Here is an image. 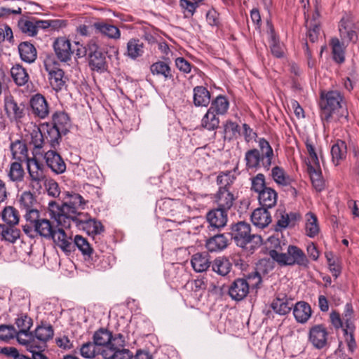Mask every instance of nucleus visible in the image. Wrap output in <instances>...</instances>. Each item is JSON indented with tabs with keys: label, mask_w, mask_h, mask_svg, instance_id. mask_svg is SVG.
I'll return each mask as SVG.
<instances>
[{
	"label": "nucleus",
	"mask_w": 359,
	"mask_h": 359,
	"mask_svg": "<svg viewBox=\"0 0 359 359\" xmlns=\"http://www.w3.org/2000/svg\"><path fill=\"white\" fill-rule=\"evenodd\" d=\"M69 201L59 205L55 201H50L48 203V212L51 218L54 219L58 224L65 227L70 226V222L74 221L82 213L78 209L83 210L85 205L88 203V200L83 198L80 194L71 193L67 194Z\"/></svg>",
	"instance_id": "obj_1"
},
{
	"label": "nucleus",
	"mask_w": 359,
	"mask_h": 359,
	"mask_svg": "<svg viewBox=\"0 0 359 359\" xmlns=\"http://www.w3.org/2000/svg\"><path fill=\"white\" fill-rule=\"evenodd\" d=\"M231 237L236 245L252 252L262 244L260 236L250 233V226L245 222H239L231 227Z\"/></svg>",
	"instance_id": "obj_2"
},
{
	"label": "nucleus",
	"mask_w": 359,
	"mask_h": 359,
	"mask_svg": "<svg viewBox=\"0 0 359 359\" xmlns=\"http://www.w3.org/2000/svg\"><path fill=\"white\" fill-rule=\"evenodd\" d=\"M269 256L282 266L298 265L308 267L309 259L304 251L295 245H289L286 252H280L278 250H270Z\"/></svg>",
	"instance_id": "obj_3"
},
{
	"label": "nucleus",
	"mask_w": 359,
	"mask_h": 359,
	"mask_svg": "<svg viewBox=\"0 0 359 359\" xmlns=\"http://www.w3.org/2000/svg\"><path fill=\"white\" fill-rule=\"evenodd\" d=\"M30 225L34 228V231L40 236L50 239L53 237V233L57 226H55L49 219L40 217L39 211L31 212L29 214V220Z\"/></svg>",
	"instance_id": "obj_4"
},
{
	"label": "nucleus",
	"mask_w": 359,
	"mask_h": 359,
	"mask_svg": "<svg viewBox=\"0 0 359 359\" xmlns=\"http://www.w3.org/2000/svg\"><path fill=\"white\" fill-rule=\"evenodd\" d=\"M72 222L76 227L85 231L89 236L100 235L104 231V227L101 222L92 218L88 213L79 214V217Z\"/></svg>",
	"instance_id": "obj_5"
},
{
	"label": "nucleus",
	"mask_w": 359,
	"mask_h": 359,
	"mask_svg": "<svg viewBox=\"0 0 359 359\" xmlns=\"http://www.w3.org/2000/svg\"><path fill=\"white\" fill-rule=\"evenodd\" d=\"M341 97L337 91H330L326 94L325 98L320 102L322 120L328 121L332 114L341 107Z\"/></svg>",
	"instance_id": "obj_6"
},
{
	"label": "nucleus",
	"mask_w": 359,
	"mask_h": 359,
	"mask_svg": "<svg viewBox=\"0 0 359 359\" xmlns=\"http://www.w3.org/2000/svg\"><path fill=\"white\" fill-rule=\"evenodd\" d=\"M93 339L95 345L102 347L109 344L124 346L125 342L122 334H118L114 337L111 332L104 329L97 331L94 334Z\"/></svg>",
	"instance_id": "obj_7"
},
{
	"label": "nucleus",
	"mask_w": 359,
	"mask_h": 359,
	"mask_svg": "<svg viewBox=\"0 0 359 359\" xmlns=\"http://www.w3.org/2000/svg\"><path fill=\"white\" fill-rule=\"evenodd\" d=\"M55 55L60 62H66L71 60L74 48L70 41L65 37H59L53 43Z\"/></svg>",
	"instance_id": "obj_8"
},
{
	"label": "nucleus",
	"mask_w": 359,
	"mask_h": 359,
	"mask_svg": "<svg viewBox=\"0 0 359 359\" xmlns=\"http://www.w3.org/2000/svg\"><path fill=\"white\" fill-rule=\"evenodd\" d=\"M328 333L323 325H316L310 328L309 339L316 348L320 349L327 344Z\"/></svg>",
	"instance_id": "obj_9"
},
{
	"label": "nucleus",
	"mask_w": 359,
	"mask_h": 359,
	"mask_svg": "<svg viewBox=\"0 0 359 359\" xmlns=\"http://www.w3.org/2000/svg\"><path fill=\"white\" fill-rule=\"evenodd\" d=\"M249 283L244 278L236 279L229 287V294L233 300H243L249 293Z\"/></svg>",
	"instance_id": "obj_10"
},
{
	"label": "nucleus",
	"mask_w": 359,
	"mask_h": 359,
	"mask_svg": "<svg viewBox=\"0 0 359 359\" xmlns=\"http://www.w3.org/2000/svg\"><path fill=\"white\" fill-rule=\"evenodd\" d=\"M339 31L343 41L356 42L358 39L356 27L350 17L346 16L341 18L339 25Z\"/></svg>",
	"instance_id": "obj_11"
},
{
	"label": "nucleus",
	"mask_w": 359,
	"mask_h": 359,
	"mask_svg": "<svg viewBox=\"0 0 359 359\" xmlns=\"http://www.w3.org/2000/svg\"><path fill=\"white\" fill-rule=\"evenodd\" d=\"M44 158L46 165L56 174L63 173L66 170V164L60 155L54 150L46 152Z\"/></svg>",
	"instance_id": "obj_12"
},
{
	"label": "nucleus",
	"mask_w": 359,
	"mask_h": 359,
	"mask_svg": "<svg viewBox=\"0 0 359 359\" xmlns=\"http://www.w3.org/2000/svg\"><path fill=\"white\" fill-rule=\"evenodd\" d=\"M30 106L32 113L40 118H45L49 114L48 104L41 94H36L31 98Z\"/></svg>",
	"instance_id": "obj_13"
},
{
	"label": "nucleus",
	"mask_w": 359,
	"mask_h": 359,
	"mask_svg": "<svg viewBox=\"0 0 359 359\" xmlns=\"http://www.w3.org/2000/svg\"><path fill=\"white\" fill-rule=\"evenodd\" d=\"M276 230L285 229L295 225L296 222L300 219V215L294 212H286L283 209H278L276 212Z\"/></svg>",
	"instance_id": "obj_14"
},
{
	"label": "nucleus",
	"mask_w": 359,
	"mask_h": 359,
	"mask_svg": "<svg viewBox=\"0 0 359 359\" xmlns=\"http://www.w3.org/2000/svg\"><path fill=\"white\" fill-rule=\"evenodd\" d=\"M293 304L284 293L277 294L276 299L271 304V309L279 315H285L290 312Z\"/></svg>",
	"instance_id": "obj_15"
},
{
	"label": "nucleus",
	"mask_w": 359,
	"mask_h": 359,
	"mask_svg": "<svg viewBox=\"0 0 359 359\" xmlns=\"http://www.w3.org/2000/svg\"><path fill=\"white\" fill-rule=\"evenodd\" d=\"M63 226L57 224V226L53 233V237H50L54 243L65 252H71L73 244L71 242V238H69L65 233Z\"/></svg>",
	"instance_id": "obj_16"
},
{
	"label": "nucleus",
	"mask_w": 359,
	"mask_h": 359,
	"mask_svg": "<svg viewBox=\"0 0 359 359\" xmlns=\"http://www.w3.org/2000/svg\"><path fill=\"white\" fill-rule=\"evenodd\" d=\"M235 201L233 194L228 189L222 187L219 189L215 195V202L217 207L223 210H229Z\"/></svg>",
	"instance_id": "obj_17"
},
{
	"label": "nucleus",
	"mask_w": 359,
	"mask_h": 359,
	"mask_svg": "<svg viewBox=\"0 0 359 359\" xmlns=\"http://www.w3.org/2000/svg\"><path fill=\"white\" fill-rule=\"evenodd\" d=\"M210 226L217 229L224 227L227 222V210L217 208L207 214Z\"/></svg>",
	"instance_id": "obj_18"
},
{
	"label": "nucleus",
	"mask_w": 359,
	"mask_h": 359,
	"mask_svg": "<svg viewBox=\"0 0 359 359\" xmlns=\"http://www.w3.org/2000/svg\"><path fill=\"white\" fill-rule=\"evenodd\" d=\"M271 216L267 208L261 207L255 209L251 215L252 224L260 229L266 227L271 222Z\"/></svg>",
	"instance_id": "obj_19"
},
{
	"label": "nucleus",
	"mask_w": 359,
	"mask_h": 359,
	"mask_svg": "<svg viewBox=\"0 0 359 359\" xmlns=\"http://www.w3.org/2000/svg\"><path fill=\"white\" fill-rule=\"evenodd\" d=\"M258 145L262 160V167L266 170H269L272 163V158L274 156L273 149L269 142L264 138H260L258 140Z\"/></svg>",
	"instance_id": "obj_20"
},
{
	"label": "nucleus",
	"mask_w": 359,
	"mask_h": 359,
	"mask_svg": "<svg viewBox=\"0 0 359 359\" xmlns=\"http://www.w3.org/2000/svg\"><path fill=\"white\" fill-rule=\"evenodd\" d=\"M41 22L42 20L35 18L22 19L18 22V27L23 33L34 36L39 29H42Z\"/></svg>",
	"instance_id": "obj_21"
},
{
	"label": "nucleus",
	"mask_w": 359,
	"mask_h": 359,
	"mask_svg": "<svg viewBox=\"0 0 359 359\" xmlns=\"http://www.w3.org/2000/svg\"><path fill=\"white\" fill-rule=\"evenodd\" d=\"M19 203L20 209L25 212L24 216L27 221L29 220L31 212L39 211L34 208L36 200L30 191H24L20 197Z\"/></svg>",
	"instance_id": "obj_22"
},
{
	"label": "nucleus",
	"mask_w": 359,
	"mask_h": 359,
	"mask_svg": "<svg viewBox=\"0 0 359 359\" xmlns=\"http://www.w3.org/2000/svg\"><path fill=\"white\" fill-rule=\"evenodd\" d=\"M144 53V43L139 39H130L127 43L125 55L131 60H135L142 57Z\"/></svg>",
	"instance_id": "obj_23"
},
{
	"label": "nucleus",
	"mask_w": 359,
	"mask_h": 359,
	"mask_svg": "<svg viewBox=\"0 0 359 359\" xmlns=\"http://www.w3.org/2000/svg\"><path fill=\"white\" fill-rule=\"evenodd\" d=\"M191 263L196 272L201 273L210 267L211 262L207 252H198L192 256Z\"/></svg>",
	"instance_id": "obj_24"
},
{
	"label": "nucleus",
	"mask_w": 359,
	"mask_h": 359,
	"mask_svg": "<svg viewBox=\"0 0 359 359\" xmlns=\"http://www.w3.org/2000/svg\"><path fill=\"white\" fill-rule=\"evenodd\" d=\"M310 305L305 302H297L293 308V314L296 320L300 323H305L311 316Z\"/></svg>",
	"instance_id": "obj_25"
},
{
	"label": "nucleus",
	"mask_w": 359,
	"mask_h": 359,
	"mask_svg": "<svg viewBox=\"0 0 359 359\" xmlns=\"http://www.w3.org/2000/svg\"><path fill=\"white\" fill-rule=\"evenodd\" d=\"M10 149L13 158L18 161H26L32 158L28 157V151L26 144L22 140H16L11 144Z\"/></svg>",
	"instance_id": "obj_26"
},
{
	"label": "nucleus",
	"mask_w": 359,
	"mask_h": 359,
	"mask_svg": "<svg viewBox=\"0 0 359 359\" xmlns=\"http://www.w3.org/2000/svg\"><path fill=\"white\" fill-rule=\"evenodd\" d=\"M53 127L65 135L71 126V122L67 114L63 111H56L53 115Z\"/></svg>",
	"instance_id": "obj_27"
},
{
	"label": "nucleus",
	"mask_w": 359,
	"mask_h": 359,
	"mask_svg": "<svg viewBox=\"0 0 359 359\" xmlns=\"http://www.w3.org/2000/svg\"><path fill=\"white\" fill-rule=\"evenodd\" d=\"M89 66L93 71L104 72L107 69V62L104 54L102 51L89 53Z\"/></svg>",
	"instance_id": "obj_28"
},
{
	"label": "nucleus",
	"mask_w": 359,
	"mask_h": 359,
	"mask_svg": "<svg viewBox=\"0 0 359 359\" xmlns=\"http://www.w3.org/2000/svg\"><path fill=\"white\" fill-rule=\"evenodd\" d=\"M45 67L49 73L50 83L53 88L56 91L60 90L65 84L63 70L57 68L50 69L47 65H45Z\"/></svg>",
	"instance_id": "obj_29"
},
{
	"label": "nucleus",
	"mask_w": 359,
	"mask_h": 359,
	"mask_svg": "<svg viewBox=\"0 0 359 359\" xmlns=\"http://www.w3.org/2000/svg\"><path fill=\"white\" fill-rule=\"evenodd\" d=\"M18 51L20 58L27 63H32L36 59V49L33 44L29 42L20 43L18 46Z\"/></svg>",
	"instance_id": "obj_30"
},
{
	"label": "nucleus",
	"mask_w": 359,
	"mask_h": 359,
	"mask_svg": "<svg viewBox=\"0 0 359 359\" xmlns=\"http://www.w3.org/2000/svg\"><path fill=\"white\" fill-rule=\"evenodd\" d=\"M278 194L276 191L268 187L259 194L258 199L262 207L265 208H271L275 206L277 202Z\"/></svg>",
	"instance_id": "obj_31"
},
{
	"label": "nucleus",
	"mask_w": 359,
	"mask_h": 359,
	"mask_svg": "<svg viewBox=\"0 0 359 359\" xmlns=\"http://www.w3.org/2000/svg\"><path fill=\"white\" fill-rule=\"evenodd\" d=\"M194 104L196 107H207L210 102V93L203 86H196L193 90Z\"/></svg>",
	"instance_id": "obj_32"
},
{
	"label": "nucleus",
	"mask_w": 359,
	"mask_h": 359,
	"mask_svg": "<svg viewBox=\"0 0 359 359\" xmlns=\"http://www.w3.org/2000/svg\"><path fill=\"white\" fill-rule=\"evenodd\" d=\"M347 148L345 142L338 140L331 148L332 161L335 165L346 158Z\"/></svg>",
	"instance_id": "obj_33"
},
{
	"label": "nucleus",
	"mask_w": 359,
	"mask_h": 359,
	"mask_svg": "<svg viewBox=\"0 0 359 359\" xmlns=\"http://www.w3.org/2000/svg\"><path fill=\"white\" fill-rule=\"evenodd\" d=\"M228 245V239L224 234L215 235L207 240L205 247L210 252L220 251Z\"/></svg>",
	"instance_id": "obj_34"
},
{
	"label": "nucleus",
	"mask_w": 359,
	"mask_h": 359,
	"mask_svg": "<svg viewBox=\"0 0 359 359\" xmlns=\"http://www.w3.org/2000/svg\"><path fill=\"white\" fill-rule=\"evenodd\" d=\"M93 27L101 34L109 38L118 39L121 36L118 28L113 25L104 22H97L93 24Z\"/></svg>",
	"instance_id": "obj_35"
},
{
	"label": "nucleus",
	"mask_w": 359,
	"mask_h": 359,
	"mask_svg": "<svg viewBox=\"0 0 359 359\" xmlns=\"http://www.w3.org/2000/svg\"><path fill=\"white\" fill-rule=\"evenodd\" d=\"M11 74L15 84L19 86L25 85L29 79L26 69L19 64L13 66L11 69Z\"/></svg>",
	"instance_id": "obj_36"
},
{
	"label": "nucleus",
	"mask_w": 359,
	"mask_h": 359,
	"mask_svg": "<svg viewBox=\"0 0 359 359\" xmlns=\"http://www.w3.org/2000/svg\"><path fill=\"white\" fill-rule=\"evenodd\" d=\"M330 46L332 47L333 60L339 64L343 63L345 60L346 47L344 42H341L337 38H333L331 39Z\"/></svg>",
	"instance_id": "obj_37"
},
{
	"label": "nucleus",
	"mask_w": 359,
	"mask_h": 359,
	"mask_svg": "<svg viewBox=\"0 0 359 359\" xmlns=\"http://www.w3.org/2000/svg\"><path fill=\"white\" fill-rule=\"evenodd\" d=\"M231 263L224 257L216 258L212 265V270L222 276H226L231 269Z\"/></svg>",
	"instance_id": "obj_38"
},
{
	"label": "nucleus",
	"mask_w": 359,
	"mask_h": 359,
	"mask_svg": "<svg viewBox=\"0 0 359 359\" xmlns=\"http://www.w3.org/2000/svg\"><path fill=\"white\" fill-rule=\"evenodd\" d=\"M150 71L154 75L163 76L164 79H170L172 77L170 66L165 62L158 61L152 64Z\"/></svg>",
	"instance_id": "obj_39"
},
{
	"label": "nucleus",
	"mask_w": 359,
	"mask_h": 359,
	"mask_svg": "<svg viewBox=\"0 0 359 359\" xmlns=\"http://www.w3.org/2000/svg\"><path fill=\"white\" fill-rule=\"evenodd\" d=\"M271 175L273 181L280 186H288L291 184V178L281 167H273Z\"/></svg>",
	"instance_id": "obj_40"
},
{
	"label": "nucleus",
	"mask_w": 359,
	"mask_h": 359,
	"mask_svg": "<svg viewBox=\"0 0 359 359\" xmlns=\"http://www.w3.org/2000/svg\"><path fill=\"white\" fill-rule=\"evenodd\" d=\"M5 109L8 116H13L16 119L23 116L24 107L18 105L11 97L6 98Z\"/></svg>",
	"instance_id": "obj_41"
},
{
	"label": "nucleus",
	"mask_w": 359,
	"mask_h": 359,
	"mask_svg": "<svg viewBox=\"0 0 359 359\" xmlns=\"http://www.w3.org/2000/svg\"><path fill=\"white\" fill-rule=\"evenodd\" d=\"M27 168L29 177L46 178L43 172V165L35 158H32L27 161Z\"/></svg>",
	"instance_id": "obj_42"
},
{
	"label": "nucleus",
	"mask_w": 359,
	"mask_h": 359,
	"mask_svg": "<svg viewBox=\"0 0 359 359\" xmlns=\"http://www.w3.org/2000/svg\"><path fill=\"white\" fill-rule=\"evenodd\" d=\"M245 160L248 168H257L262 166V160L259 149L248 150L245 153Z\"/></svg>",
	"instance_id": "obj_43"
},
{
	"label": "nucleus",
	"mask_w": 359,
	"mask_h": 359,
	"mask_svg": "<svg viewBox=\"0 0 359 359\" xmlns=\"http://www.w3.org/2000/svg\"><path fill=\"white\" fill-rule=\"evenodd\" d=\"M229 105V103L226 98L224 96L219 95L212 101L209 109L217 115H224L226 113Z\"/></svg>",
	"instance_id": "obj_44"
},
{
	"label": "nucleus",
	"mask_w": 359,
	"mask_h": 359,
	"mask_svg": "<svg viewBox=\"0 0 359 359\" xmlns=\"http://www.w3.org/2000/svg\"><path fill=\"white\" fill-rule=\"evenodd\" d=\"M219 124L217 115L208 109L201 120V126L208 130H215L219 127Z\"/></svg>",
	"instance_id": "obj_45"
},
{
	"label": "nucleus",
	"mask_w": 359,
	"mask_h": 359,
	"mask_svg": "<svg viewBox=\"0 0 359 359\" xmlns=\"http://www.w3.org/2000/svg\"><path fill=\"white\" fill-rule=\"evenodd\" d=\"M1 236L4 240L11 243L15 241L20 236V230L13 226V225H2Z\"/></svg>",
	"instance_id": "obj_46"
},
{
	"label": "nucleus",
	"mask_w": 359,
	"mask_h": 359,
	"mask_svg": "<svg viewBox=\"0 0 359 359\" xmlns=\"http://www.w3.org/2000/svg\"><path fill=\"white\" fill-rule=\"evenodd\" d=\"M306 233L310 238H313L319 233V226L318 224V219L316 216L312 213L309 212L306 215Z\"/></svg>",
	"instance_id": "obj_47"
},
{
	"label": "nucleus",
	"mask_w": 359,
	"mask_h": 359,
	"mask_svg": "<svg viewBox=\"0 0 359 359\" xmlns=\"http://www.w3.org/2000/svg\"><path fill=\"white\" fill-rule=\"evenodd\" d=\"M317 168L309 166L310 177L313 187L318 191H320L324 189L325 183L322 178V173L320 170V166L316 165Z\"/></svg>",
	"instance_id": "obj_48"
},
{
	"label": "nucleus",
	"mask_w": 359,
	"mask_h": 359,
	"mask_svg": "<svg viewBox=\"0 0 359 359\" xmlns=\"http://www.w3.org/2000/svg\"><path fill=\"white\" fill-rule=\"evenodd\" d=\"M15 324L19 329V334H24L25 336H32L29 330L32 325V320L26 315L20 316L15 320Z\"/></svg>",
	"instance_id": "obj_49"
},
{
	"label": "nucleus",
	"mask_w": 359,
	"mask_h": 359,
	"mask_svg": "<svg viewBox=\"0 0 359 359\" xmlns=\"http://www.w3.org/2000/svg\"><path fill=\"white\" fill-rule=\"evenodd\" d=\"M269 43L271 53L276 57H282L284 54L283 49L280 44L272 27H270Z\"/></svg>",
	"instance_id": "obj_50"
},
{
	"label": "nucleus",
	"mask_w": 359,
	"mask_h": 359,
	"mask_svg": "<svg viewBox=\"0 0 359 359\" xmlns=\"http://www.w3.org/2000/svg\"><path fill=\"white\" fill-rule=\"evenodd\" d=\"M54 332L52 326H38L34 331V339L45 343L50 339L53 336Z\"/></svg>",
	"instance_id": "obj_51"
},
{
	"label": "nucleus",
	"mask_w": 359,
	"mask_h": 359,
	"mask_svg": "<svg viewBox=\"0 0 359 359\" xmlns=\"http://www.w3.org/2000/svg\"><path fill=\"white\" fill-rule=\"evenodd\" d=\"M2 218L8 225H15L19 222L18 210L12 206L6 207L2 212Z\"/></svg>",
	"instance_id": "obj_52"
},
{
	"label": "nucleus",
	"mask_w": 359,
	"mask_h": 359,
	"mask_svg": "<svg viewBox=\"0 0 359 359\" xmlns=\"http://www.w3.org/2000/svg\"><path fill=\"white\" fill-rule=\"evenodd\" d=\"M240 135L238 125L231 121H227L224 126V138L231 140Z\"/></svg>",
	"instance_id": "obj_53"
},
{
	"label": "nucleus",
	"mask_w": 359,
	"mask_h": 359,
	"mask_svg": "<svg viewBox=\"0 0 359 359\" xmlns=\"http://www.w3.org/2000/svg\"><path fill=\"white\" fill-rule=\"evenodd\" d=\"M74 245L83 255L90 257L93 253V248L86 238L80 235H76L74 239Z\"/></svg>",
	"instance_id": "obj_54"
},
{
	"label": "nucleus",
	"mask_w": 359,
	"mask_h": 359,
	"mask_svg": "<svg viewBox=\"0 0 359 359\" xmlns=\"http://www.w3.org/2000/svg\"><path fill=\"white\" fill-rule=\"evenodd\" d=\"M341 319L346 327L345 332L347 333V330L352 331L354 328L353 310L351 304H346Z\"/></svg>",
	"instance_id": "obj_55"
},
{
	"label": "nucleus",
	"mask_w": 359,
	"mask_h": 359,
	"mask_svg": "<svg viewBox=\"0 0 359 359\" xmlns=\"http://www.w3.org/2000/svg\"><path fill=\"white\" fill-rule=\"evenodd\" d=\"M24 170L19 162H13L11 164L8 177L13 182H20L23 180Z\"/></svg>",
	"instance_id": "obj_56"
},
{
	"label": "nucleus",
	"mask_w": 359,
	"mask_h": 359,
	"mask_svg": "<svg viewBox=\"0 0 359 359\" xmlns=\"http://www.w3.org/2000/svg\"><path fill=\"white\" fill-rule=\"evenodd\" d=\"M29 144L33 145L35 149L43 148L45 144L43 135L39 128H36L30 133Z\"/></svg>",
	"instance_id": "obj_57"
},
{
	"label": "nucleus",
	"mask_w": 359,
	"mask_h": 359,
	"mask_svg": "<svg viewBox=\"0 0 359 359\" xmlns=\"http://www.w3.org/2000/svg\"><path fill=\"white\" fill-rule=\"evenodd\" d=\"M266 188L265 177L263 174L259 173L252 179L251 189L257 192L258 194Z\"/></svg>",
	"instance_id": "obj_58"
},
{
	"label": "nucleus",
	"mask_w": 359,
	"mask_h": 359,
	"mask_svg": "<svg viewBox=\"0 0 359 359\" xmlns=\"http://www.w3.org/2000/svg\"><path fill=\"white\" fill-rule=\"evenodd\" d=\"M62 135H64L63 133L52 127L47 131L46 139L52 148H55L59 144V140Z\"/></svg>",
	"instance_id": "obj_59"
},
{
	"label": "nucleus",
	"mask_w": 359,
	"mask_h": 359,
	"mask_svg": "<svg viewBox=\"0 0 359 359\" xmlns=\"http://www.w3.org/2000/svg\"><path fill=\"white\" fill-rule=\"evenodd\" d=\"M306 27L308 29L307 37L310 41L314 43L318 38L320 34V26L318 23H312L306 20Z\"/></svg>",
	"instance_id": "obj_60"
},
{
	"label": "nucleus",
	"mask_w": 359,
	"mask_h": 359,
	"mask_svg": "<svg viewBox=\"0 0 359 359\" xmlns=\"http://www.w3.org/2000/svg\"><path fill=\"white\" fill-rule=\"evenodd\" d=\"M235 177L230 172L222 173L217 176V182L219 185V189L222 187L229 189L230 186L233 184Z\"/></svg>",
	"instance_id": "obj_61"
},
{
	"label": "nucleus",
	"mask_w": 359,
	"mask_h": 359,
	"mask_svg": "<svg viewBox=\"0 0 359 359\" xmlns=\"http://www.w3.org/2000/svg\"><path fill=\"white\" fill-rule=\"evenodd\" d=\"M42 29L47 28H51V29L55 30L66 26V21L64 20L55 19L49 20H42Z\"/></svg>",
	"instance_id": "obj_62"
},
{
	"label": "nucleus",
	"mask_w": 359,
	"mask_h": 359,
	"mask_svg": "<svg viewBox=\"0 0 359 359\" xmlns=\"http://www.w3.org/2000/svg\"><path fill=\"white\" fill-rule=\"evenodd\" d=\"M17 334V330L11 325H0V339L8 340L13 338Z\"/></svg>",
	"instance_id": "obj_63"
},
{
	"label": "nucleus",
	"mask_w": 359,
	"mask_h": 359,
	"mask_svg": "<svg viewBox=\"0 0 359 359\" xmlns=\"http://www.w3.org/2000/svg\"><path fill=\"white\" fill-rule=\"evenodd\" d=\"M124 346L109 344L102 347L101 354L104 359H114L117 349Z\"/></svg>",
	"instance_id": "obj_64"
}]
</instances>
